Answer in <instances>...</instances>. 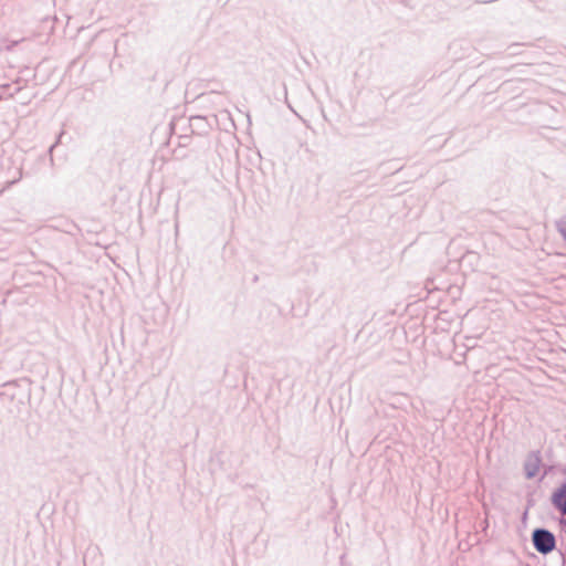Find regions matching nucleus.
<instances>
[{
	"instance_id": "1",
	"label": "nucleus",
	"mask_w": 566,
	"mask_h": 566,
	"mask_svg": "<svg viewBox=\"0 0 566 566\" xmlns=\"http://www.w3.org/2000/svg\"><path fill=\"white\" fill-rule=\"evenodd\" d=\"M533 543L535 548L542 554L551 553L555 548V537L546 530L534 531Z\"/></svg>"
},
{
	"instance_id": "2",
	"label": "nucleus",
	"mask_w": 566,
	"mask_h": 566,
	"mask_svg": "<svg viewBox=\"0 0 566 566\" xmlns=\"http://www.w3.org/2000/svg\"><path fill=\"white\" fill-rule=\"evenodd\" d=\"M542 467V458L539 452L531 453L524 464L525 474L528 479L536 476Z\"/></svg>"
},
{
	"instance_id": "3",
	"label": "nucleus",
	"mask_w": 566,
	"mask_h": 566,
	"mask_svg": "<svg viewBox=\"0 0 566 566\" xmlns=\"http://www.w3.org/2000/svg\"><path fill=\"white\" fill-rule=\"evenodd\" d=\"M552 502L562 514L566 515V484L554 492Z\"/></svg>"
}]
</instances>
